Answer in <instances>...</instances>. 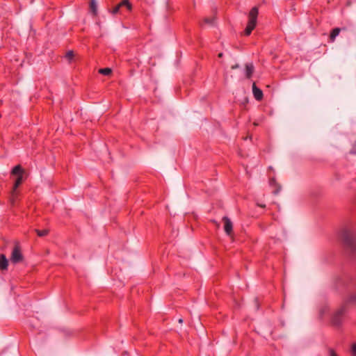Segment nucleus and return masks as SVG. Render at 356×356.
Listing matches in <instances>:
<instances>
[{"instance_id":"nucleus-12","label":"nucleus","mask_w":356,"mask_h":356,"mask_svg":"<svg viewBox=\"0 0 356 356\" xmlns=\"http://www.w3.org/2000/svg\"><path fill=\"white\" fill-rule=\"evenodd\" d=\"M23 180V176H18L15 181L14 186H13V193L14 195L15 194V191H17V188L19 187V186L22 183Z\"/></svg>"},{"instance_id":"nucleus-15","label":"nucleus","mask_w":356,"mask_h":356,"mask_svg":"<svg viewBox=\"0 0 356 356\" xmlns=\"http://www.w3.org/2000/svg\"><path fill=\"white\" fill-rule=\"evenodd\" d=\"M17 197H18V193L17 191H15V194L14 195V193H13V189L11 191V194H10V202L12 204H14L15 201L17 200Z\"/></svg>"},{"instance_id":"nucleus-14","label":"nucleus","mask_w":356,"mask_h":356,"mask_svg":"<svg viewBox=\"0 0 356 356\" xmlns=\"http://www.w3.org/2000/svg\"><path fill=\"white\" fill-rule=\"evenodd\" d=\"M111 69L108 67L99 69V72L103 75L108 76L111 73Z\"/></svg>"},{"instance_id":"nucleus-10","label":"nucleus","mask_w":356,"mask_h":356,"mask_svg":"<svg viewBox=\"0 0 356 356\" xmlns=\"http://www.w3.org/2000/svg\"><path fill=\"white\" fill-rule=\"evenodd\" d=\"M119 4L122 8H126L129 11L132 9V5L129 0H122Z\"/></svg>"},{"instance_id":"nucleus-13","label":"nucleus","mask_w":356,"mask_h":356,"mask_svg":"<svg viewBox=\"0 0 356 356\" xmlns=\"http://www.w3.org/2000/svg\"><path fill=\"white\" fill-rule=\"evenodd\" d=\"M90 8L91 12L95 15L97 12V5L95 0H91L90 3Z\"/></svg>"},{"instance_id":"nucleus-25","label":"nucleus","mask_w":356,"mask_h":356,"mask_svg":"<svg viewBox=\"0 0 356 356\" xmlns=\"http://www.w3.org/2000/svg\"><path fill=\"white\" fill-rule=\"evenodd\" d=\"M182 321H183V320H182L181 318H180V319L179 320V323H182Z\"/></svg>"},{"instance_id":"nucleus-4","label":"nucleus","mask_w":356,"mask_h":356,"mask_svg":"<svg viewBox=\"0 0 356 356\" xmlns=\"http://www.w3.org/2000/svg\"><path fill=\"white\" fill-rule=\"evenodd\" d=\"M343 314V309H339L333 316L332 322L335 326H339L342 323V316Z\"/></svg>"},{"instance_id":"nucleus-5","label":"nucleus","mask_w":356,"mask_h":356,"mask_svg":"<svg viewBox=\"0 0 356 356\" xmlns=\"http://www.w3.org/2000/svg\"><path fill=\"white\" fill-rule=\"evenodd\" d=\"M222 221L224 222V230L225 233L228 236H231L233 229V224L232 221L227 216L222 218Z\"/></svg>"},{"instance_id":"nucleus-26","label":"nucleus","mask_w":356,"mask_h":356,"mask_svg":"<svg viewBox=\"0 0 356 356\" xmlns=\"http://www.w3.org/2000/svg\"><path fill=\"white\" fill-rule=\"evenodd\" d=\"M237 67H238V65L232 66V69L236 68Z\"/></svg>"},{"instance_id":"nucleus-2","label":"nucleus","mask_w":356,"mask_h":356,"mask_svg":"<svg viewBox=\"0 0 356 356\" xmlns=\"http://www.w3.org/2000/svg\"><path fill=\"white\" fill-rule=\"evenodd\" d=\"M342 238L344 243L350 248H356V234L354 229L346 228L342 232Z\"/></svg>"},{"instance_id":"nucleus-16","label":"nucleus","mask_w":356,"mask_h":356,"mask_svg":"<svg viewBox=\"0 0 356 356\" xmlns=\"http://www.w3.org/2000/svg\"><path fill=\"white\" fill-rule=\"evenodd\" d=\"M121 9H122V8L120 6V4L118 3L117 6H115L113 8V10L111 11V13L113 15H116V14H118V13H121Z\"/></svg>"},{"instance_id":"nucleus-3","label":"nucleus","mask_w":356,"mask_h":356,"mask_svg":"<svg viewBox=\"0 0 356 356\" xmlns=\"http://www.w3.org/2000/svg\"><path fill=\"white\" fill-rule=\"evenodd\" d=\"M22 259H23V256H22V254L21 252V250H20L19 246L15 245L12 251V254H11V257H10L11 261L13 263L16 264V263L21 261L22 260Z\"/></svg>"},{"instance_id":"nucleus-24","label":"nucleus","mask_w":356,"mask_h":356,"mask_svg":"<svg viewBox=\"0 0 356 356\" xmlns=\"http://www.w3.org/2000/svg\"><path fill=\"white\" fill-rule=\"evenodd\" d=\"M218 56H219V57H222V53H220V54H218Z\"/></svg>"},{"instance_id":"nucleus-9","label":"nucleus","mask_w":356,"mask_h":356,"mask_svg":"<svg viewBox=\"0 0 356 356\" xmlns=\"http://www.w3.org/2000/svg\"><path fill=\"white\" fill-rule=\"evenodd\" d=\"M23 173L24 170L22 168L20 165L15 166L11 171V175H17V177L19 175L23 176Z\"/></svg>"},{"instance_id":"nucleus-18","label":"nucleus","mask_w":356,"mask_h":356,"mask_svg":"<svg viewBox=\"0 0 356 356\" xmlns=\"http://www.w3.org/2000/svg\"><path fill=\"white\" fill-rule=\"evenodd\" d=\"M66 58L67 59H69L70 60L72 59L73 56H74V53L72 51H69L67 52L66 54Z\"/></svg>"},{"instance_id":"nucleus-7","label":"nucleus","mask_w":356,"mask_h":356,"mask_svg":"<svg viewBox=\"0 0 356 356\" xmlns=\"http://www.w3.org/2000/svg\"><path fill=\"white\" fill-rule=\"evenodd\" d=\"M8 260L4 254H0V269L6 270L8 268Z\"/></svg>"},{"instance_id":"nucleus-6","label":"nucleus","mask_w":356,"mask_h":356,"mask_svg":"<svg viewBox=\"0 0 356 356\" xmlns=\"http://www.w3.org/2000/svg\"><path fill=\"white\" fill-rule=\"evenodd\" d=\"M252 93L254 97V98L260 101L263 98V92L261 89L257 87L255 83H253L252 84Z\"/></svg>"},{"instance_id":"nucleus-19","label":"nucleus","mask_w":356,"mask_h":356,"mask_svg":"<svg viewBox=\"0 0 356 356\" xmlns=\"http://www.w3.org/2000/svg\"><path fill=\"white\" fill-rule=\"evenodd\" d=\"M348 302H356V293L355 294L351 295L348 298Z\"/></svg>"},{"instance_id":"nucleus-20","label":"nucleus","mask_w":356,"mask_h":356,"mask_svg":"<svg viewBox=\"0 0 356 356\" xmlns=\"http://www.w3.org/2000/svg\"><path fill=\"white\" fill-rule=\"evenodd\" d=\"M349 153L353 155H356V143L353 145Z\"/></svg>"},{"instance_id":"nucleus-11","label":"nucleus","mask_w":356,"mask_h":356,"mask_svg":"<svg viewBox=\"0 0 356 356\" xmlns=\"http://www.w3.org/2000/svg\"><path fill=\"white\" fill-rule=\"evenodd\" d=\"M340 31H341V29H339V28H335L332 31V32L330 33V36L331 42L334 41L336 37L338 36L339 34L340 33Z\"/></svg>"},{"instance_id":"nucleus-8","label":"nucleus","mask_w":356,"mask_h":356,"mask_svg":"<svg viewBox=\"0 0 356 356\" xmlns=\"http://www.w3.org/2000/svg\"><path fill=\"white\" fill-rule=\"evenodd\" d=\"M254 72V66L252 63H248L245 65V76L247 78H250Z\"/></svg>"},{"instance_id":"nucleus-17","label":"nucleus","mask_w":356,"mask_h":356,"mask_svg":"<svg viewBox=\"0 0 356 356\" xmlns=\"http://www.w3.org/2000/svg\"><path fill=\"white\" fill-rule=\"evenodd\" d=\"M35 232H36L37 234L40 237L44 236L47 235V234L49 233L48 229H42V230L35 229Z\"/></svg>"},{"instance_id":"nucleus-22","label":"nucleus","mask_w":356,"mask_h":356,"mask_svg":"<svg viewBox=\"0 0 356 356\" xmlns=\"http://www.w3.org/2000/svg\"><path fill=\"white\" fill-rule=\"evenodd\" d=\"M204 22H205V23H207V24H213V22H214V18H211V19H209V18H205V19H204Z\"/></svg>"},{"instance_id":"nucleus-1","label":"nucleus","mask_w":356,"mask_h":356,"mask_svg":"<svg viewBox=\"0 0 356 356\" xmlns=\"http://www.w3.org/2000/svg\"><path fill=\"white\" fill-rule=\"evenodd\" d=\"M258 13L259 12L257 7H254L250 10L248 15V22L244 31V34L245 35H250L252 31L255 28Z\"/></svg>"},{"instance_id":"nucleus-23","label":"nucleus","mask_w":356,"mask_h":356,"mask_svg":"<svg viewBox=\"0 0 356 356\" xmlns=\"http://www.w3.org/2000/svg\"><path fill=\"white\" fill-rule=\"evenodd\" d=\"M330 356H337L333 350H330Z\"/></svg>"},{"instance_id":"nucleus-21","label":"nucleus","mask_w":356,"mask_h":356,"mask_svg":"<svg viewBox=\"0 0 356 356\" xmlns=\"http://www.w3.org/2000/svg\"><path fill=\"white\" fill-rule=\"evenodd\" d=\"M351 353L353 356H356V343L352 345Z\"/></svg>"}]
</instances>
